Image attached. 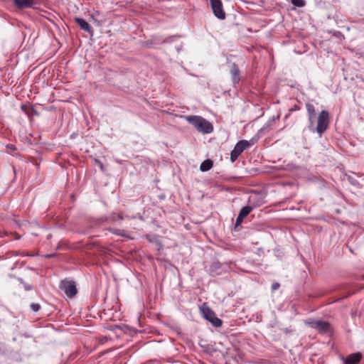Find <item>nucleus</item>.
<instances>
[{"label": "nucleus", "mask_w": 364, "mask_h": 364, "mask_svg": "<svg viewBox=\"0 0 364 364\" xmlns=\"http://www.w3.org/2000/svg\"><path fill=\"white\" fill-rule=\"evenodd\" d=\"M185 120L191 124L199 132L210 134L213 132V127L211 123L200 116H183Z\"/></svg>", "instance_id": "1"}, {"label": "nucleus", "mask_w": 364, "mask_h": 364, "mask_svg": "<svg viewBox=\"0 0 364 364\" xmlns=\"http://www.w3.org/2000/svg\"><path fill=\"white\" fill-rule=\"evenodd\" d=\"M329 122V114L326 111H321L318 117L316 132L321 136V134L326 130Z\"/></svg>", "instance_id": "2"}, {"label": "nucleus", "mask_w": 364, "mask_h": 364, "mask_svg": "<svg viewBox=\"0 0 364 364\" xmlns=\"http://www.w3.org/2000/svg\"><path fill=\"white\" fill-rule=\"evenodd\" d=\"M200 311L203 318L209 321L214 326L219 327L222 325V321L216 317L215 313L210 308L202 306Z\"/></svg>", "instance_id": "3"}, {"label": "nucleus", "mask_w": 364, "mask_h": 364, "mask_svg": "<svg viewBox=\"0 0 364 364\" xmlns=\"http://www.w3.org/2000/svg\"><path fill=\"white\" fill-rule=\"evenodd\" d=\"M250 146V143L245 140H242L237 142L234 147L233 150L230 154V160L232 162H234L240 154L247 147Z\"/></svg>", "instance_id": "4"}, {"label": "nucleus", "mask_w": 364, "mask_h": 364, "mask_svg": "<svg viewBox=\"0 0 364 364\" xmlns=\"http://www.w3.org/2000/svg\"><path fill=\"white\" fill-rule=\"evenodd\" d=\"M60 288L65 291V294L70 298L74 296L77 292L75 283L73 281H62Z\"/></svg>", "instance_id": "5"}, {"label": "nucleus", "mask_w": 364, "mask_h": 364, "mask_svg": "<svg viewBox=\"0 0 364 364\" xmlns=\"http://www.w3.org/2000/svg\"><path fill=\"white\" fill-rule=\"evenodd\" d=\"M306 324L310 326L321 333L326 332L329 330V324L321 320L309 319L305 321Z\"/></svg>", "instance_id": "6"}, {"label": "nucleus", "mask_w": 364, "mask_h": 364, "mask_svg": "<svg viewBox=\"0 0 364 364\" xmlns=\"http://www.w3.org/2000/svg\"><path fill=\"white\" fill-rule=\"evenodd\" d=\"M210 5L215 16L218 18L224 19L225 15L220 0H210Z\"/></svg>", "instance_id": "7"}, {"label": "nucleus", "mask_w": 364, "mask_h": 364, "mask_svg": "<svg viewBox=\"0 0 364 364\" xmlns=\"http://www.w3.org/2000/svg\"><path fill=\"white\" fill-rule=\"evenodd\" d=\"M306 107L309 116V128L311 129L314 126V122L316 117V110L314 106L311 104L308 103L306 104Z\"/></svg>", "instance_id": "8"}, {"label": "nucleus", "mask_w": 364, "mask_h": 364, "mask_svg": "<svg viewBox=\"0 0 364 364\" xmlns=\"http://www.w3.org/2000/svg\"><path fill=\"white\" fill-rule=\"evenodd\" d=\"M361 358V354L359 353L348 355L343 360L344 364H358Z\"/></svg>", "instance_id": "9"}, {"label": "nucleus", "mask_w": 364, "mask_h": 364, "mask_svg": "<svg viewBox=\"0 0 364 364\" xmlns=\"http://www.w3.org/2000/svg\"><path fill=\"white\" fill-rule=\"evenodd\" d=\"M75 21L82 30L88 32L90 35L92 36L93 31L87 21L80 18H75Z\"/></svg>", "instance_id": "10"}, {"label": "nucleus", "mask_w": 364, "mask_h": 364, "mask_svg": "<svg viewBox=\"0 0 364 364\" xmlns=\"http://www.w3.org/2000/svg\"><path fill=\"white\" fill-rule=\"evenodd\" d=\"M14 1L19 8H28L34 4V0H14Z\"/></svg>", "instance_id": "11"}, {"label": "nucleus", "mask_w": 364, "mask_h": 364, "mask_svg": "<svg viewBox=\"0 0 364 364\" xmlns=\"http://www.w3.org/2000/svg\"><path fill=\"white\" fill-rule=\"evenodd\" d=\"M230 73L233 82H238L240 81L239 70L235 64L231 65Z\"/></svg>", "instance_id": "12"}, {"label": "nucleus", "mask_w": 364, "mask_h": 364, "mask_svg": "<svg viewBox=\"0 0 364 364\" xmlns=\"http://www.w3.org/2000/svg\"><path fill=\"white\" fill-rule=\"evenodd\" d=\"M213 166V162L211 160H205L204 161L200 166V169L201 171H207L210 170Z\"/></svg>", "instance_id": "13"}, {"label": "nucleus", "mask_w": 364, "mask_h": 364, "mask_svg": "<svg viewBox=\"0 0 364 364\" xmlns=\"http://www.w3.org/2000/svg\"><path fill=\"white\" fill-rule=\"evenodd\" d=\"M252 208L250 206L244 207L239 213L240 218L244 219L252 211Z\"/></svg>", "instance_id": "14"}, {"label": "nucleus", "mask_w": 364, "mask_h": 364, "mask_svg": "<svg viewBox=\"0 0 364 364\" xmlns=\"http://www.w3.org/2000/svg\"><path fill=\"white\" fill-rule=\"evenodd\" d=\"M291 4L298 7H302L305 5L304 0H291Z\"/></svg>", "instance_id": "15"}, {"label": "nucleus", "mask_w": 364, "mask_h": 364, "mask_svg": "<svg viewBox=\"0 0 364 364\" xmlns=\"http://www.w3.org/2000/svg\"><path fill=\"white\" fill-rule=\"evenodd\" d=\"M114 232L115 234H117L118 235H121L122 237H127L126 232L123 230H115Z\"/></svg>", "instance_id": "16"}, {"label": "nucleus", "mask_w": 364, "mask_h": 364, "mask_svg": "<svg viewBox=\"0 0 364 364\" xmlns=\"http://www.w3.org/2000/svg\"><path fill=\"white\" fill-rule=\"evenodd\" d=\"M31 307L33 311H38L41 308L38 304H33Z\"/></svg>", "instance_id": "17"}, {"label": "nucleus", "mask_w": 364, "mask_h": 364, "mask_svg": "<svg viewBox=\"0 0 364 364\" xmlns=\"http://www.w3.org/2000/svg\"><path fill=\"white\" fill-rule=\"evenodd\" d=\"M242 220L243 219L242 218H240V216L238 215L236 220L235 227L240 225L242 223Z\"/></svg>", "instance_id": "18"}, {"label": "nucleus", "mask_w": 364, "mask_h": 364, "mask_svg": "<svg viewBox=\"0 0 364 364\" xmlns=\"http://www.w3.org/2000/svg\"><path fill=\"white\" fill-rule=\"evenodd\" d=\"M279 284H274L272 285V289H277L278 287H279Z\"/></svg>", "instance_id": "19"}, {"label": "nucleus", "mask_w": 364, "mask_h": 364, "mask_svg": "<svg viewBox=\"0 0 364 364\" xmlns=\"http://www.w3.org/2000/svg\"><path fill=\"white\" fill-rule=\"evenodd\" d=\"M7 147L9 148V149H14V147L13 146V145H9Z\"/></svg>", "instance_id": "20"}, {"label": "nucleus", "mask_w": 364, "mask_h": 364, "mask_svg": "<svg viewBox=\"0 0 364 364\" xmlns=\"http://www.w3.org/2000/svg\"><path fill=\"white\" fill-rule=\"evenodd\" d=\"M93 19H94V21H95V23H97V24L99 26V25H100L99 22H98L96 19H95V18H93Z\"/></svg>", "instance_id": "21"}, {"label": "nucleus", "mask_w": 364, "mask_h": 364, "mask_svg": "<svg viewBox=\"0 0 364 364\" xmlns=\"http://www.w3.org/2000/svg\"><path fill=\"white\" fill-rule=\"evenodd\" d=\"M99 14V12L98 11H96L95 12V15H98Z\"/></svg>", "instance_id": "22"}]
</instances>
